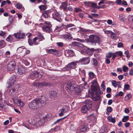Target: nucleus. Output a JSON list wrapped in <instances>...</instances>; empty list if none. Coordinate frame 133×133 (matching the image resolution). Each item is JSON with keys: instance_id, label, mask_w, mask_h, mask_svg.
Instances as JSON below:
<instances>
[{"instance_id": "nucleus-1", "label": "nucleus", "mask_w": 133, "mask_h": 133, "mask_svg": "<svg viewBox=\"0 0 133 133\" xmlns=\"http://www.w3.org/2000/svg\"><path fill=\"white\" fill-rule=\"evenodd\" d=\"M45 98L36 99L29 103V107L31 110H35L38 108L42 107L43 104H45Z\"/></svg>"}, {"instance_id": "nucleus-2", "label": "nucleus", "mask_w": 133, "mask_h": 133, "mask_svg": "<svg viewBox=\"0 0 133 133\" xmlns=\"http://www.w3.org/2000/svg\"><path fill=\"white\" fill-rule=\"evenodd\" d=\"M73 45L77 46L79 47L83 48V49L81 50V54L86 55H91L93 54L94 49L93 48L89 49L85 48L82 44L77 42H73L72 43Z\"/></svg>"}, {"instance_id": "nucleus-3", "label": "nucleus", "mask_w": 133, "mask_h": 133, "mask_svg": "<svg viewBox=\"0 0 133 133\" xmlns=\"http://www.w3.org/2000/svg\"><path fill=\"white\" fill-rule=\"evenodd\" d=\"M89 41L92 43L99 44L102 41V39L98 36L91 35L89 37Z\"/></svg>"}, {"instance_id": "nucleus-4", "label": "nucleus", "mask_w": 133, "mask_h": 133, "mask_svg": "<svg viewBox=\"0 0 133 133\" xmlns=\"http://www.w3.org/2000/svg\"><path fill=\"white\" fill-rule=\"evenodd\" d=\"M29 124L25 125V127L29 129L32 128H36L37 127V121L34 119L29 120L28 121Z\"/></svg>"}, {"instance_id": "nucleus-5", "label": "nucleus", "mask_w": 133, "mask_h": 133, "mask_svg": "<svg viewBox=\"0 0 133 133\" xmlns=\"http://www.w3.org/2000/svg\"><path fill=\"white\" fill-rule=\"evenodd\" d=\"M76 85L74 82H71L67 83L65 87L66 90L68 91H73L75 90Z\"/></svg>"}, {"instance_id": "nucleus-6", "label": "nucleus", "mask_w": 133, "mask_h": 133, "mask_svg": "<svg viewBox=\"0 0 133 133\" xmlns=\"http://www.w3.org/2000/svg\"><path fill=\"white\" fill-rule=\"evenodd\" d=\"M38 39H39V42L43 41L45 39V38L43 35L40 32L39 33L37 37H35L34 38L33 44L35 45H37L39 44V43L36 41Z\"/></svg>"}, {"instance_id": "nucleus-7", "label": "nucleus", "mask_w": 133, "mask_h": 133, "mask_svg": "<svg viewBox=\"0 0 133 133\" xmlns=\"http://www.w3.org/2000/svg\"><path fill=\"white\" fill-rule=\"evenodd\" d=\"M77 63H78L77 61L76 62H72L69 63L66 65L65 68L68 70H70L72 69H75Z\"/></svg>"}, {"instance_id": "nucleus-8", "label": "nucleus", "mask_w": 133, "mask_h": 133, "mask_svg": "<svg viewBox=\"0 0 133 133\" xmlns=\"http://www.w3.org/2000/svg\"><path fill=\"white\" fill-rule=\"evenodd\" d=\"M74 26V24H68L66 25L62 24L61 25L59 26H57L56 27V28L55 30H57L58 31H59L62 30L63 28L66 29L68 28L73 26Z\"/></svg>"}, {"instance_id": "nucleus-9", "label": "nucleus", "mask_w": 133, "mask_h": 133, "mask_svg": "<svg viewBox=\"0 0 133 133\" xmlns=\"http://www.w3.org/2000/svg\"><path fill=\"white\" fill-rule=\"evenodd\" d=\"M16 81L15 76H11L9 78V81L7 83L8 85L7 87L8 88H10L11 86L14 85V83Z\"/></svg>"}, {"instance_id": "nucleus-10", "label": "nucleus", "mask_w": 133, "mask_h": 133, "mask_svg": "<svg viewBox=\"0 0 133 133\" xmlns=\"http://www.w3.org/2000/svg\"><path fill=\"white\" fill-rule=\"evenodd\" d=\"M77 61L79 64H86L89 63L90 59L89 57L83 58Z\"/></svg>"}, {"instance_id": "nucleus-11", "label": "nucleus", "mask_w": 133, "mask_h": 133, "mask_svg": "<svg viewBox=\"0 0 133 133\" xmlns=\"http://www.w3.org/2000/svg\"><path fill=\"white\" fill-rule=\"evenodd\" d=\"M15 63L14 61L10 62L7 65V69L10 71H14L15 68Z\"/></svg>"}, {"instance_id": "nucleus-12", "label": "nucleus", "mask_w": 133, "mask_h": 133, "mask_svg": "<svg viewBox=\"0 0 133 133\" xmlns=\"http://www.w3.org/2000/svg\"><path fill=\"white\" fill-rule=\"evenodd\" d=\"M93 91H95L96 93H97L98 95L96 96L93 97V99L95 101H97L98 100L100 99V96L99 94H101V91L100 90V88L99 87H97L96 89L95 90H92Z\"/></svg>"}, {"instance_id": "nucleus-13", "label": "nucleus", "mask_w": 133, "mask_h": 133, "mask_svg": "<svg viewBox=\"0 0 133 133\" xmlns=\"http://www.w3.org/2000/svg\"><path fill=\"white\" fill-rule=\"evenodd\" d=\"M14 103L20 108H22L24 105L23 102L19 99H14Z\"/></svg>"}, {"instance_id": "nucleus-14", "label": "nucleus", "mask_w": 133, "mask_h": 133, "mask_svg": "<svg viewBox=\"0 0 133 133\" xmlns=\"http://www.w3.org/2000/svg\"><path fill=\"white\" fill-rule=\"evenodd\" d=\"M68 110L67 107L65 106H64L59 111V116L60 117L62 116L64 114L68 112Z\"/></svg>"}, {"instance_id": "nucleus-15", "label": "nucleus", "mask_w": 133, "mask_h": 133, "mask_svg": "<svg viewBox=\"0 0 133 133\" xmlns=\"http://www.w3.org/2000/svg\"><path fill=\"white\" fill-rule=\"evenodd\" d=\"M33 85L38 88H41L42 87L48 85V84L45 83H34Z\"/></svg>"}, {"instance_id": "nucleus-16", "label": "nucleus", "mask_w": 133, "mask_h": 133, "mask_svg": "<svg viewBox=\"0 0 133 133\" xmlns=\"http://www.w3.org/2000/svg\"><path fill=\"white\" fill-rule=\"evenodd\" d=\"M39 73L36 71L31 73L29 75V77L32 79L38 77L39 76Z\"/></svg>"}, {"instance_id": "nucleus-17", "label": "nucleus", "mask_w": 133, "mask_h": 133, "mask_svg": "<svg viewBox=\"0 0 133 133\" xmlns=\"http://www.w3.org/2000/svg\"><path fill=\"white\" fill-rule=\"evenodd\" d=\"M14 36L16 38H23L25 36L24 33H19L14 34Z\"/></svg>"}, {"instance_id": "nucleus-18", "label": "nucleus", "mask_w": 133, "mask_h": 133, "mask_svg": "<svg viewBox=\"0 0 133 133\" xmlns=\"http://www.w3.org/2000/svg\"><path fill=\"white\" fill-rule=\"evenodd\" d=\"M18 71L19 75H22L25 72V69L21 65L19 66L18 68Z\"/></svg>"}, {"instance_id": "nucleus-19", "label": "nucleus", "mask_w": 133, "mask_h": 133, "mask_svg": "<svg viewBox=\"0 0 133 133\" xmlns=\"http://www.w3.org/2000/svg\"><path fill=\"white\" fill-rule=\"evenodd\" d=\"M52 17L55 19L59 21L58 19V18L59 17V14L56 10H54V12L52 13Z\"/></svg>"}, {"instance_id": "nucleus-20", "label": "nucleus", "mask_w": 133, "mask_h": 133, "mask_svg": "<svg viewBox=\"0 0 133 133\" xmlns=\"http://www.w3.org/2000/svg\"><path fill=\"white\" fill-rule=\"evenodd\" d=\"M92 84L91 88L92 90H95L97 88V87H98V84L97 81L96 80H94L92 82Z\"/></svg>"}, {"instance_id": "nucleus-21", "label": "nucleus", "mask_w": 133, "mask_h": 133, "mask_svg": "<svg viewBox=\"0 0 133 133\" xmlns=\"http://www.w3.org/2000/svg\"><path fill=\"white\" fill-rule=\"evenodd\" d=\"M48 53L52 54L57 55H58V51L54 49H51L48 50Z\"/></svg>"}, {"instance_id": "nucleus-22", "label": "nucleus", "mask_w": 133, "mask_h": 133, "mask_svg": "<svg viewBox=\"0 0 133 133\" xmlns=\"http://www.w3.org/2000/svg\"><path fill=\"white\" fill-rule=\"evenodd\" d=\"M67 6L68 4L66 2H63L62 3V5L60 6V8L62 9L64 11H67Z\"/></svg>"}, {"instance_id": "nucleus-23", "label": "nucleus", "mask_w": 133, "mask_h": 133, "mask_svg": "<svg viewBox=\"0 0 133 133\" xmlns=\"http://www.w3.org/2000/svg\"><path fill=\"white\" fill-rule=\"evenodd\" d=\"M42 29L44 31H46V32H50L51 31V29L49 26L46 25L44 26Z\"/></svg>"}, {"instance_id": "nucleus-24", "label": "nucleus", "mask_w": 133, "mask_h": 133, "mask_svg": "<svg viewBox=\"0 0 133 133\" xmlns=\"http://www.w3.org/2000/svg\"><path fill=\"white\" fill-rule=\"evenodd\" d=\"M89 128H88L86 126H83L79 130V132H84L85 131H87L88 130Z\"/></svg>"}, {"instance_id": "nucleus-25", "label": "nucleus", "mask_w": 133, "mask_h": 133, "mask_svg": "<svg viewBox=\"0 0 133 133\" xmlns=\"http://www.w3.org/2000/svg\"><path fill=\"white\" fill-rule=\"evenodd\" d=\"M16 90L14 88H13L11 90H10L9 94L11 96L14 95L16 93Z\"/></svg>"}, {"instance_id": "nucleus-26", "label": "nucleus", "mask_w": 133, "mask_h": 133, "mask_svg": "<svg viewBox=\"0 0 133 133\" xmlns=\"http://www.w3.org/2000/svg\"><path fill=\"white\" fill-rule=\"evenodd\" d=\"M51 12V11L50 10L46 11L42 13V15L45 18H48L49 13Z\"/></svg>"}, {"instance_id": "nucleus-27", "label": "nucleus", "mask_w": 133, "mask_h": 133, "mask_svg": "<svg viewBox=\"0 0 133 133\" xmlns=\"http://www.w3.org/2000/svg\"><path fill=\"white\" fill-rule=\"evenodd\" d=\"M88 108L87 106L86 105L83 106L82 108L81 111L83 113H85L87 111Z\"/></svg>"}, {"instance_id": "nucleus-28", "label": "nucleus", "mask_w": 133, "mask_h": 133, "mask_svg": "<svg viewBox=\"0 0 133 133\" xmlns=\"http://www.w3.org/2000/svg\"><path fill=\"white\" fill-rule=\"evenodd\" d=\"M57 94L56 91H53L51 92L50 93V97L52 98H53L56 97L57 96Z\"/></svg>"}, {"instance_id": "nucleus-29", "label": "nucleus", "mask_w": 133, "mask_h": 133, "mask_svg": "<svg viewBox=\"0 0 133 133\" xmlns=\"http://www.w3.org/2000/svg\"><path fill=\"white\" fill-rule=\"evenodd\" d=\"M45 123L44 118H43L39 120L38 122V124L39 126H42Z\"/></svg>"}, {"instance_id": "nucleus-30", "label": "nucleus", "mask_w": 133, "mask_h": 133, "mask_svg": "<svg viewBox=\"0 0 133 133\" xmlns=\"http://www.w3.org/2000/svg\"><path fill=\"white\" fill-rule=\"evenodd\" d=\"M108 121L110 122H112L114 123L116 121L115 118H113L112 116H109L108 117Z\"/></svg>"}, {"instance_id": "nucleus-31", "label": "nucleus", "mask_w": 133, "mask_h": 133, "mask_svg": "<svg viewBox=\"0 0 133 133\" xmlns=\"http://www.w3.org/2000/svg\"><path fill=\"white\" fill-rule=\"evenodd\" d=\"M6 45V44L4 41H0V48L4 47Z\"/></svg>"}, {"instance_id": "nucleus-32", "label": "nucleus", "mask_w": 133, "mask_h": 133, "mask_svg": "<svg viewBox=\"0 0 133 133\" xmlns=\"http://www.w3.org/2000/svg\"><path fill=\"white\" fill-rule=\"evenodd\" d=\"M115 54L116 56H120L122 57L123 56V52L122 51H117L115 52Z\"/></svg>"}, {"instance_id": "nucleus-33", "label": "nucleus", "mask_w": 133, "mask_h": 133, "mask_svg": "<svg viewBox=\"0 0 133 133\" xmlns=\"http://www.w3.org/2000/svg\"><path fill=\"white\" fill-rule=\"evenodd\" d=\"M62 38L65 39H69L71 37L70 36L67 34H64L61 36Z\"/></svg>"}, {"instance_id": "nucleus-34", "label": "nucleus", "mask_w": 133, "mask_h": 133, "mask_svg": "<svg viewBox=\"0 0 133 133\" xmlns=\"http://www.w3.org/2000/svg\"><path fill=\"white\" fill-rule=\"evenodd\" d=\"M25 48L24 46H21L19 47L17 49V51L18 52H22L24 49Z\"/></svg>"}, {"instance_id": "nucleus-35", "label": "nucleus", "mask_w": 133, "mask_h": 133, "mask_svg": "<svg viewBox=\"0 0 133 133\" xmlns=\"http://www.w3.org/2000/svg\"><path fill=\"white\" fill-rule=\"evenodd\" d=\"M88 119L89 120L92 121H95L96 120V117L94 116L91 115H90V116L89 117Z\"/></svg>"}, {"instance_id": "nucleus-36", "label": "nucleus", "mask_w": 133, "mask_h": 133, "mask_svg": "<svg viewBox=\"0 0 133 133\" xmlns=\"http://www.w3.org/2000/svg\"><path fill=\"white\" fill-rule=\"evenodd\" d=\"M129 117L128 116H124L122 119L123 122H125L129 119Z\"/></svg>"}, {"instance_id": "nucleus-37", "label": "nucleus", "mask_w": 133, "mask_h": 133, "mask_svg": "<svg viewBox=\"0 0 133 133\" xmlns=\"http://www.w3.org/2000/svg\"><path fill=\"white\" fill-rule=\"evenodd\" d=\"M120 83V82H116V81L114 80L112 82V84L114 87H116L117 85L119 84V83Z\"/></svg>"}, {"instance_id": "nucleus-38", "label": "nucleus", "mask_w": 133, "mask_h": 133, "mask_svg": "<svg viewBox=\"0 0 133 133\" xmlns=\"http://www.w3.org/2000/svg\"><path fill=\"white\" fill-rule=\"evenodd\" d=\"M82 90L81 88L79 87H77L76 86V87L75 88V91H76L78 93H79Z\"/></svg>"}, {"instance_id": "nucleus-39", "label": "nucleus", "mask_w": 133, "mask_h": 133, "mask_svg": "<svg viewBox=\"0 0 133 133\" xmlns=\"http://www.w3.org/2000/svg\"><path fill=\"white\" fill-rule=\"evenodd\" d=\"M39 8L41 10H45L46 9V7L44 5H41L39 6Z\"/></svg>"}, {"instance_id": "nucleus-40", "label": "nucleus", "mask_w": 133, "mask_h": 133, "mask_svg": "<svg viewBox=\"0 0 133 133\" xmlns=\"http://www.w3.org/2000/svg\"><path fill=\"white\" fill-rule=\"evenodd\" d=\"M8 19L9 22L10 24H11L13 22L14 20V18L12 16H9L8 18Z\"/></svg>"}, {"instance_id": "nucleus-41", "label": "nucleus", "mask_w": 133, "mask_h": 133, "mask_svg": "<svg viewBox=\"0 0 133 133\" xmlns=\"http://www.w3.org/2000/svg\"><path fill=\"white\" fill-rule=\"evenodd\" d=\"M89 76L90 78L93 79L95 77V75L94 73L92 72H90L89 73Z\"/></svg>"}, {"instance_id": "nucleus-42", "label": "nucleus", "mask_w": 133, "mask_h": 133, "mask_svg": "<svg viewBox=\"0 0 133 133\" xmlns=\"http://www.w3.org/2000/svg\"><path fill=\"white\" fill-rule=\"evenodd\" d=\"M122 69L123 71L124 72H127L129 69L128 67L125 65L123 66Z\"/></svg>"}, {"instance_id": "nucleus-43", "label": "nucleus", "mask_w": 133, "mask_h": 133, "mask_svg": "<svg viewBox=\"0 0 133 133\" xmlns=\"http://www.w3.org/2000/svg\"><path fill=\"white\" fill-rule=\"evenodd\" d=\"M132 97V95L130 94L127 95L125 97V99L126 101H127L130 99Z\"/></svg>"}, {"instance_id": "nucleus-44", "label": "nucleus", "mask_w": 133, "mask_h": 133, "mask_svg": "<svg viewBox=\"0 0 133 133\" xmlns=\"http://www.w3.org/2000/svg\"><path fill=\"white\" fill-rule=\"evenodd\" d=\"M6 40L9 42H11L12 40V37L11 36H9L6 39Z\"/></svg>"}, {"instance_id": "nucleus-45", "label": "nucleus", "mask_w": 133, "mask_h": 133, "mask_svg": "<svg viewBox=\"0 0 133 133\" xmlns=\"http://www.w3.org/2000/svg\"><path fill=\"white\" fill-rule=\"evenodd\" d=\"M92 62L93 64L94 65L96 66L97 65L98 63L97 61L95 58H93Z\"/></svg>"}, {"instance_id": "nucleus-46", "label": "nucleus", "mask_w": 133, "mask_h": 133, "mask_svg": "<svg viewBox=\"0 0 133 133\" xmlns=\"http://www.w3.org/2000/svg\"><path fill=\"white\" fill-rule=\"evenodd\" d=\"M7 34L5 32H3L2 31L0 32V36L4 37Z\"/></svg>"}, {"instance_id": "nucleus-47", "label": "nucleus", "mask_w": 133, "mask_h": 133, "mask_svg": "<svg viewBox=\"0 0 133 133\" xmlns=\"http://www.w3.org/2000/svg\"><path fill=\"white\" fill-rule=\"evenodd\" d=\"M90 3L91 6L92 7L96 8V6H97V4L96 3L92 2H91Z\"/></svg>"}, {"instance_id": "nucleus-48", "label": "nucleus", "mask_w": 133, "mask_h": 133, "mask_svg": "<svg viewBox=\"0 0 133 133\" xmlns=\"http://www.w3.org/2000/svg\"><path fill=\"white\" fill-rule=\"evenodd\" d=\"M74 10L76 12H81L82 11L81 9L78 8H75Z\"/></svg>"}, {"instance_id": "nucleus-49", "label": "nucleus", "mask_w": 133, "mask_h": 133, "mask_svg": "<svg viewBox=\"0 0 133 133\" xmlns=\"http://www.w3.org/2000/svg\"><path fill=\"white\" fill-rule=\"evenodd\" d=\"M130 86L128 84H125L124 85V89L126 90H129Z\"/></svg>"}, {"instance_id": "nucleus-50", "label": "nucleus", "mask_w": 133, "mask_h": 133, "mask_svg": "<svg viewBox=\"0 0 133 133\" xmlns=\"http://www.w3.org/2000/svg\"><path fill=\"white\" fill-rule=\"evenodd\" d=\"M65 118H66V117H64L61 118H60V119H57V121H55V122H54V124H56L57 123L59 122L60 121H61L62 120L64 119Z\"/></svg>"}, {"instance_id": "nucleus-51", "label": "nucleus", "mask_w": 133, "mask_h": 133, "mask_svg": "<svg viewBox=\"0 0 133 133\" xmlns=\"http://www.w3.org/2000/svg\"><path fill=\"white\" fill-rule=\"evenodd\" d=\"M17 8L18 9H20L22 8V5L19 3H17L16 5Z\"/></svg>"}, {"instance_id": "nucleus-52", "label": "nucleus", "mask_w": 133, "mask_h": 133, "mask_svg": "<svg viewBox=\"0 0 133 133\" xmlns=\"http://www.w3.org/2000/svg\"><path fill=\"white\" fill-rule=\"evenodd\" d=\"M129 52L127 50L125 51V54H126V57L128 58H129L130 57V56L129 54Z\"/></svg>"}, {"instance_id": "nucleus-53", "label": "nucleus", "mask_w": 133, "mask_h": 133, "mask_svg": "<svg viewBox=\"0 0 133 133\" xmlns=\"http://www.w3.org/2000/svg\"><path fill=\"white\" fill-rule=\"evenodd\" d=\"M86 103L87 104H89L91 105L92 104V102L90 100L88 99L86 101Z\"/></svg>"}, {"instance_id": "nucleus-54", "label": "nucleus", "mask_w": 133, "mask_h": 133, "mask_svg": "<svg viewBox=\"0 0 133 133\" xmlns=\"http://www.w3.org/2000/svg\"><path fill=\"white\" fill-rule=\"evenodd\" d=\"M116 57L115 53L111 52V57H112V59L114 60Z\"/></svg>"}, {"instance_id": "nucleus-55", "label": "nucleus", "mask_w": 133, "mask_h": 133, "mask_svg": "<svg viewBox=\"0 0 133 133\" xmlns=\"http://www.w3.org/2000/svg\"><path fill=\"white\" fill-rule=\"evenodd\" d=\"M122 1L121 0H116L115 2L118 5H121L122 4Z\"/></svg>"}, {"instance_id": "nucleus-56", "label": "nucleus", "mask_w": 133, "mask_h": 133, "mask_svg": "<svg viewBox=\"0 0 133 133\" xmlns=\"http://www.w3.org/2000/svg\"><path fill=\"white\" fill-rule=\"evenodd\" d=\"M106 57L108 58H110L111 57V52L109 53L106 56Z\"/></svg>"}, {"instance_id": "nucleus-57", "label": "nucleus", "mask_w": 133, "mask_h": 133, "mask_svg": "<svg viewBox=\"0 0 133 133\" xmlns=\"http://www.w3.org/2000/svg\"><path fill=\"white\" fill-rule=\"evenodd\" d=\"M101 88L102 90L104 91L105 89V87L103 84H102L101 86Z\"/></svg>"}, {"instance_id": "nucleus-58", "label": "nucleus", "mask_w": 133, "mask_h": 133, "mask_svg": "<svg viewBox=\"0 0 133 133\" xmlns=\"http://www.w3.org/2000/svg\"><path fill=\"white\" fill-rule=\"evenodd\" d=\"M88 85L87 84V83L86 82H85L84 84V88L85 89H87L88 88Z\"/></svg>"}, {"instance_id": "nucleus-59", "label": "nucleus", "mask_w": 133, "mask_h": 133, "mask_svg": "<svg viewBox=\"0 0 133 133\" xmlns=\"http://www.w3.org/2000/svg\"><path fill=\"white\" fill-rule=\"evenodd\" d=\"M110 35H111V37L112 38H114L116 36V35L113 32L111 31Z\"/></svg>"}, {"instance_id": "nucleus-60", "label": "nucleus", "mask_w": 133, "mask_h": 133, "mask_svg": "<svg viewBox=\"0 0 133 133\" xmlns=\"http://www.w3.org/2000/svg\"><path fill=\"white\" fill-rule=\"evenodd\" d=\"M107 110L108 112H110L112 110V109L111 107H108L107 108Z\"/></svg>"}, {"instance_id": "nucleus-61", "label": "nucleus", "mask_w": 133, "mask_h": 133, "mask_svg": "<svg viewBox=\"0 0 133 133\" xmlns=\"http://www.w3.org/2000/svg\"><path fill=\"white\" fill-rule=\"evenodd\" d=\"M107 22L108 24L111 25L112 24V22L111 20L108 19L107 20Z\"/></svg>"}, {"instance_id": "nucleus-62", "label": "nucleus", "mask_w": 133, "mask_h": 133, "mask_svg": "<svg viewBox=\"0 0 133 133\" xmlns=\"http://www.w3.org/2000/svg\"><path fill=\"white\" fill-rule=\"evenodd\" d=\"M60 129V128L59 126H56L55 127L54 129H52L54 131H57Z\"/></svg>"}, {"instance_id": "nucleus-63", "label": "nucleus", "mask_w": 133, "mask_h": 133, "mask_svg": "<svg viewBox=\"0 0 133 133\" xmlns=\"http://www.w3.org/2000/svg\"><path fill=\"white\" fill-rule=\"evenodd\" d=\"M10 55V52L9 51H6L5 53L6 56L7 57H9Z\"/></svg>"}, {"instance_id": "nucleus-64", "label": "nucleus", "mask_w": 133, "mask_h": 133, "mask_svg": "<svg viewBox=\"0 0 133 133\" xmlns=\"http://www.w3.org/2000/svg\"><path fill=\"white\" fill-rule=\"evenodd\" d=\"M123 76L122 75H120L118 76V78L120 80H122L123 78Z\"/></svg>"}]
</instances>
